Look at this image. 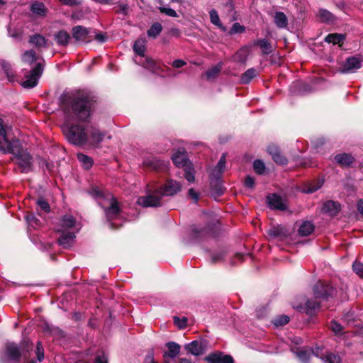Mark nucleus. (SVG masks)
Returning <instances> with one entry per match:
<instances>
[{"label": "nucleus", "instance_id": "nucleus-35", "mask_svg": "<svg viewBox=\"0 0 363 363\" xmlns=\"http://www.w3.org/2000/svg\"><path fill=\"white\" fill-rule=\"evenodd\" d=\"M319 18L321 21L325 23H333L335 21V16L329 11L321 9L319 10Z\"/></svg>", "mask_w": 363, "mask_h": 363}, {"label": "nucleus", "instance_id": "nucleus-58", "mask_svg": "<svg viewBox=\"0 0 363 363\" xmlns=\"http://www.w3.org/2000/svg\"><path fill=\"white\" fill-rule=\"evenodd\" d=\"M37 204L40 208V209H42L45 212H49L50 211V205H49V203L46 201H45L43 199H39L37 201Z\"/></svg>", "mask_w": 363, "mask_h": 363}, {"label": "nucleus", "instance_id": "nucleus-48", "mask_svg": "<svg viewBox=\"0 0 363 363\" xmlns=\"http://www.w3.org/2000/svg\"><path fill=\"white\" fill-rule=\"evenodd\" d=\"M8 34L14 39L21 40L22 38V32L15 28L9 27Z\"/></svg>", "mask_w": 363, "mask_h": 363}, {"label": "nucleus", "instance_id": "nucleus-5", "mask_svg": "<svg viewBox=\"0 0 363 363\" xmlns=\"http://www.w3.org/2000/svg\"><path fill=\"white\" fill-rule=\"evenodd\" d=\"M79 229L76 219L71 215H65L62 217L55 228L56 231L63 233L69 231L77 233Z\"/></svg>", "mask_w": 363, "mask_h": 363}, {"label": "nucleus", "instance_id": "nucleus-52", "mask_svg": "<svg viewBox=\"0 0 363 363\" xmlns=\"http://www.w3.org/2000/svg\"><path fill=\"white\" fill-rule=\"evenodd\" d=\"M174 323L178 328H184L187 325V318L184 317L182 318L174 317Z\"/></svg>", "mask_w": 363, "mask_h": 363}, {"label": "nucleus", "instance_id": "nucleus-51", "mask_svg": "<svg viewBox=\"0 0 363 363\" xmlns=\"http://www.w3.org/2000/svg\"><path fill=\"white\" fill-rule=\"evenodd\" d=\"M138 63L141 64L143 66H144L147 69H149L152 71H155V63L153 61V60H152L150 58H145V62H138Z\"/></svg>", "mask_w": 363, "mask_h": 363}, {"label": "nucleus", "instance_id": "nucleus-13", "mask_svg": "<svg viewBox=\"0 0 363 363\" xmlns=\"http://www.w3.org/2000/svg\"><path fill=\"white\" fill-rule=\"evenodd\" d=\"M19 140L16 139H13L9 140L6 136V138H2V140H0V152L4 154L7 153H14L16 152V149L19 146Z\"/></svg>", "mask_w": 363, "mask_h": 363}, {"label": "nucleus", "instance_id": "nucleus-27", "mask_svg": "<svg viewBox=\"0 0 363 363\" xmlns=\"http://www.w3.org/2000/svg\"><path fill=\"white\" fill-rule=\"evenodd\" d=\"M146 40L145 38H138L134 43L133 50L140 57H144L145 51Z\"/></svg>", "mask_w": 363, "mask_h": 363}, {"label": "nucleus", "instance_id": "nucleus-47", "mask_svg": "<svg viewBox=\"0 0 363 363\" xmlns=\"http://www.w3.org/2000/svg\"><path fill=\"white\" fill-rule=\"evenodd\" d=\"M322 184L323 182L320 181L317 182L314 184H311L308 187L303 189V191L307 194L315 192L321 187Z\"/></svg>", "mask_w": 363, "mask_h": 363}, {"label": "nucleus", "instance_id": "nucleus-53", "mask_svg": "<svg viewBox=\"0 0 363 363\" xmlns=\"http://www.w3.org/2000/svg\"><path fill=\"white\" fill-rule=\"evenodd\" d=\"M245 31V27L241 26L239 23H235L230 31V34L241 33Z\"/></svg>", "mask_w": 363, "mask_h": 363}, {"label": "nucleus", "instance_id": "nucleus-60", "mask_svg": "<svg viewBox=\"0 0 363 363\" xmlns=\"http://www.w3.org/2000/svg\"><path fill=\"white\" fill-rule=\"evenodd\" d=\"M60 1L65 5L70 6L79 5L81 4V0H60Z\"/></svg>", "mask_w": 363, "mask_h": 363}, {"label": "nucleus", "instance_id": "nucleus-20", "mask_svg": "<svg viewBox=\"0 0 363 363\" xmlns=\"http://www.w3.org/2000/svg\"><path fill=\"white\" fill-rule=\"evenodd\" d=\"M335 162L341 166L348 167L354 160L351 155L347 153L338 154L335 157Z\"/></svg>", "mask_w": 363, "mask_h": 363}, {"label": "nucleus", "instance_id": "nucleus-8", "mask_svg": "<svg viewBox=\"0 0 363 363\" xmlns=\"http://www.w3.org/2000/svg\"><path fill=\"white\" fill-rule=\"evenodd\" d=\"M362 59L359 56H351L346 59L339 71L342 74L354 73L362 67Z\"/></svg>", "mask_w": 363, "mask_h": 363}, {"label": "nucleus", "instance_id": "nucleus-6", "mask_svg": "<svg viewBox=\"0 0 363 363\" xmlns=\"http://www.w3.org/2000/svg\"><path fill=\"white\" fill-rule=\"evenodd\" d=\"M43 71V65L38 62L36 65L30 71L29 74L26 75V80L22 82L24 88H33L38 84V79Z\"/></svg>", "mask_w": 363, "mask_h": 363}, {"label": "nucleus", "instance_id": "nucleus-36", "mask_svg": "<svg viewBox=\"0 0 363 363\" xmlns=\"http://www.w3.org/2000/svg\"><path fill=\"white\" fill-rule=\"evenodd\" d=\"M257 75V72L255 68L248 69L243 73L240 77L242 84H248L253 78Z\"/></svg>", "mask_w": 363, "mask_h": 363}, {"label": "nucleus", "instance_id": "nucleus-33", "mask_svg": "<svg viewBox=\"0 0 363 363\" xmlns=\"http://www.w3.org/2000/svg\"><path fill=\"white\" fill-rule=\"evenodd\" d=\"M314 230V225L309 221L303 222L298 228V234L301 236H308Z\"/></svg>", "mask_w": 363, "mask_h": 363}, {"label": "nucleus", "instance_id": "nucleus-32", "mask_svg": "<svg viewBox=\"0 0 363 363\" xmlns=\"http://www.w3.org/2000/svg\"><path fill=\"white\" fill-rule=\"evenodd\" d=\"M105 135L97 129L91 130L90 134V143L98 146L104 140Z\"/></svg>", "mask_w": 363, "mask_h": 363}, {"label": "nucleus", "instance_id": "nucleus-11", "mask_svg": "<svg viewBox=\"0 0 363 363\" xmlns=\"http://www.w3.org/2000/svg\"><path fill=\"white\" fill-rule=\"evenodd\" d=\"M206 341L194 340L184 345L185 350L193 355L199 356L206 351Z\"/></svg>", "mask_w": 363, "mask_h": 363}, {"label": "nucleus", "instance_id": "nucleus-54", "mask_svg": "<svg viewBox=\"0 0 363 363\" xmlns=\"http://www.w3.org/2000/svg\"><path fill=\"white\" fill-rule=\"evenodd\" d=\"M159 10L160 11L161 13H165L166 15H167L169 16H171V17H177V12L172 9L166 8L164 6H160Z\"/></svg>", "mask_w": 363, "mask_h": 363}, {"label": "nucleus", "instance_id": "nucleus-43", "mask_svg": "<svg viewBox=\"0 0 363 363\" xmlns=\"http://www.w3.org/2000/svg\"><path fill=\"white\" fill-rule=\"evenodd\" d=\"M209 14H210L211 22L213 24L217 26L218 28L224 30V28L223 27V26L220 21V18H219L218 12L215 9H212L210 11Z\"/></svg>", "mask_w": 363, "mask_h": 363}, {"label": "nucleus", "instance_id": "nucleus-62", "mask_svg": "<svg viewBox=\"0 0 363 363\" xmlns=\"http://www.w3.org/2000/svg\"><path fill=\"white\" fill-rule=\"evenodd\" d=\"M267 151L272 155V157L278 152H279V150L278 149V147L274 145L269 146L267 148Z\"/></svg>", "mask_w": 363, "mask_h": 363}, {"label": "nucleus", "instance_id": "nucleus-31", "mask_svg": "<svg viewBox=\"0 0 363 363\" xmlns=\"http://www.w3.org/2000/svg\"><path fill=\"white\" fill-rule=\"evenodd\" d=\"M30 10L35 15L42 17L45 16L47 13V9L44 4L41 2H35L32 4Z\"/></svg>", "mask_w": 363, "mask_h": 363}, {"label": "nucleus", "instance_id": "nucleus-42", "mask_svg": "<svg viewBox=\"0 0 363 363\" xmlns=\"http://www.w3.org/2000/svg\"><path fill=\"white\" fill-rule=\"evenodd\" d=\"M298 357V358L303 363H308V361L311 357V353L303 350V349H297L296 352H294Z\"/></svg>", "mask_w": 363, "mask_h": 363}, {"label": "nucleus", "instance_id": "nucleus-1", "mask_svg": "<svg viewBox=\"0 0 363 363\" xmlns=\"http://www.w3.org/2000/svg\"><path fill=\"white\" fill-rule=\"evenodd\" d=\"M91 100L84 92H78L64 104L65 123L62 127L67 140L77 146H82L89 140L87 133L82 125L75 122L85 121L90 116Z\"/></svg>", "mask_w": 363, "mask_h": 363}, {"label": "nucleus", "instance_id": "nucleus-44", "mask_svg": "<svg viewBox=\"0 0 363 363\" xmlns=\"http://www.w3.org/2000/svg\"><path fill=\"white\" fill-rule=\"evenodd\" d=\"M289 322V317L286 315H281L275 318L272 323L276 326H283Z\"/></svg>", "mask_w": 363, "mask_h": 363}, {"label": "nucleus", "instance_id": "nucleus-4", "mask_svg": "<svg viewBox=\"0 0 363 363\" xmlns=\"http://www.w3.org/2000/svg\"><path fill=\"white\" fill-rule=\"evenodd\" d=\"M12 155H13L16 164L21 169L22 173H28L33 170V157L29 152L21 147V143L16 149V152Z\"/></svg>", "mask_w": 363, "mask_h": 363}, {"label": "nucleus", "instance_id": "nucleus-30", "mask_svg": "<svg viewBox=\"0 0 363 363\" xmlns=\"http://www.w3.org/2000/svg\"><path fill=\"white\" fill-rule=\"evenodd\" d=\"M70 36L65 30H60L55 35V39L59 45L65 46L68 44Z\"/></svg>", "mask_w": 363, "mask_h": 363}, {"label": "nucleus", "instance_id": "nucleus-16", "mask_svg": "<svg viewBox=\"0 0 363 363\" xmlns=\"http://www.w3.org/2000/svg\"><path fill=\"white\" fill-rule=\"evenodd\" d=\"M60 237L58 238L59 245L64 248L69 247L74 242L75 231H69L67 233H61Z\"/></svg>", "mask_w": 363, "mask_h": 363}, {"label": "nucleus", "instance_id": "nucleus-41", "mask_svg": "<svg viewBox=\"0 0 363 363\" xmlns=\"http://www.w3.org/2000/svg\"><path fill=\"white\" fill-rule=\"evenodd\" d=\"M162 30V25L160 23H155L147 30V35L149 37L155 38L161 33Z\"/></svg>", "mask_w": 363, "mask_h": 363}, {"label": "nucleus", "instance_id": "nucleus-34", "mask_svg": "<svg viewBox=\"0 0 363 363\" xmlns=\"http://www.w3.org/2000/svg\"><path fill=\"white\" fill-rule=\"evenodd\" d=\"M223 67V63L220 62L216 65L213 66L211 69H209L206 73L205 75L208 80L214 79L217 77L218 74L220 73Z\"/></svg>", "mask_w": 363, "mask_h": 363}, {"label": "nucleus", "instance_id": "nucleus-56", "mask_svg": "<svg viewBox=\"0 0 363 363\" xmlns=\"http://www.w3.org/2000/svg\"><path fill=\"white\" fill-rule=\"evenodd\" d=\"M273 160L279 164H286L287 160L281 154V152H278L272 157Z\"/></svg>", "mask_w": 363, "mask_h": 363}, {"label": "nucleus", "instance_id": "nucleus-25", "mask_svg": "<svg viewBox=\"0 0 363 363\" xmlns=\"http://www.w3.org/2000/svg\"><path fill=\"white\" fill-rule=\"evenodd\" d=\"M255 45H257L262 50V52L264 55H267L272 52L273 47L272 44L266 39H260L255 42Z\"/></svg>", "mask_w": 363, "mask_h": 363}, {"label": "nucleus", "instance_id": "nucleus-49", "mask_svg": "<svg viewBox=\"0 0 363 363\" xmlns=\"http://www.w3.org/2000/svg\"><path fill=\"white\" fill-rule=\"evenodd\" d=\"M35 354L38 362H42L44 359V348L40 342L37 343Z\"/></svg>", "mask_w": 363, "mask_h": 363}, {"label": "nucleus", "instance_id": "nucleus-23", "mask_svg": "<svg viewBox=\"0 0 363 363\" xmlns=\"http://www.w3.org/2000/svg\"><path fill=\"white\" fill-rule=\"evenodd\" d=\"M268 235L270 238H284L287 235V232L285 229V228L281 226V225H277V226H272L269 230H268Z\"/></svg>", "mask_w": 363, "mask_h": 363}, {"label": "nucleus", "instance_id": "nucleus-10", "mask_svg": "<svg viewBox=\"0 0 363 363\" xmlns=\"http://www.w3.org/2000/svg\"><path fill=\"white\" fill-rule=\"evenodd\" d=\"M143 164L156 171H165L169 166V162L162 160L154 156H149L144 159Z\"/></svg>", "mask_w": 363, "mask_h": 363}, {"label": "nucleus", "instance_id": "nucleus-57", "mask_svg": "<svg viewBox=\"0 0 363 363\" xmlns=\"http://www.w3.org/2000/svg\"><path fill=\"white\" fill-rule=\"evenodd\" d=\"M225 253L223 251H220L216 253H214L211 256V262L213 263H216L220 262L224 257Z\"/></svg>", "mask_w": 363, "mask_h": 363}, {"label": "nucleus", "instance_id": "nucleus-29", "mask_svg": "<svg viewBox=\"0 0 363 363\" xmlns=\"http://www.w3.org/2000/svg\"><path fill=\"white\" fill-rule=\"evenodd\" d=\"M225 166V155L223 154L222 157L220 158L219 162L216 167L213 169V172L211 174V177H214L216 178H219Z\"/></svg>", "mask_w": 363, "mask_h": 363}, {"label": "nucleus", "instance_id": "nucleus-19", "mask_svg": "<svg viewBox=\"0 0 363 363\" xmlns=\"http://www.w3.org/2000/svg\"><path fill=\"white\" fill-rule=\"evenodd\" d=\"M166 345L168 348V352H165L164 354V359H167V357L174 358L179 354L181 347L179 344L174 342H169Z\"/></svg>", "mask_w": 363, "mask_h": 363}, {"label": "nucleus", "instance_id": "nucleus-46", "mask_svg": "<svg viewBox=\"0 0 363 363\" xmlns=\"http://www.w3.org/2000/svg\"><path fill=\"white\" fill-rule=\"evenodd\" d=\"M253 168L256 173L262 174L265 170V165L262 160H257L253 163Z\"/></svg>", "mask_w": 363, "mask_h": 363}, {"label": "nucleus", "instance_id": "nucleus-3", "mask_svg": "<svg viewBox=\"0 0 363 363\" xmlns=\"http://www.w3.org/2000/svg\"><path fill=\"white\" fill-rule=\"evenodd\" d=\"M89 193L104 209L108 220H112L118 217L120 208L117 200L111 194L105 195L97 187L92 188Z\"/></svg>", "mask_w": 363, "mask_h": 363}, {"label": "nucleus", "instance_id": "nucleus-37", "mask_svg": "<svg viewBox=\"0 0 363 363\" xmlns=\"http://www.w3.org/2000/svg\"><path fill=\"white\" fill-rule=\"evenodd\" d=\"M38 58V57L33 50H27L22 55V60L29 65L36 62Z\"/></svg>", "mask_w": 363, "mask_h": 363}, {"label": "nucleus", "instance_id": "nucleus-45", "mask_svg": "<svg viewBox=\"0 0 363 363\" xmlns=\"http://www.w3.org/2000/svg\"><path fill=\"white\" fill-rule=\"evenodd\" d=\"M184 177L189 182H194L195 180L194 172L193 168L190 165H187L184 169Z\"/></svg>", "mask_w": 363, "mask_h": 363}, {"label": "nucleus", "instance_id": "nucleus-55", "mask_svg": "<svg viewBox=\"0 0 363 363\" xmlns=\"http://www.w3.org/2000/svg\"><path fill=\"white\" fill-rule=\"evenodd\" d=\"M330 329L335 333L340 334L342 331V325L335 320H333L330 323Z\"/></svg>", "mask_w": 363, "mask_h": 363}, {"label": "nucleus", "instance_id": "nucleus-63", "mask_svg": "<svg viewBox=\"0 0 363 363\" xmlns=\"http://www.w3.org/2000/svg\"><path fill=\"white\" fill-rule=\"evenodd\" d=\"M189 194L191 199L196 203L199 200V194L194 191V189H190L189 190Z\"/></svg>", "mask_w": 363, "mask_h": 363}, {"label": "nucleus", "instance_id": "nucleus-40", "mask_svg": "<svg viewBox=\"0 0 363 363\" xmlns=\"http://www.w3.org/2000/svg\"><path fill=\"white\" fill-rule=\"evenodd\" d=\"M77 159L85 169H89L93 164L92 159L82 153L77 154Z\"/></svg>", "mask_w": 363, "mask_h": 363}, {"label": "nucleus", "instance_id": "nucleus-21", "mask_svg": "<svg viewBox=\"0 0 363 363\" xmlns=\"http://www.w3.org/2000/svg\"><path fill=\"white\" fill-rule=\"evenodd\" d=\"M172 160L174 164L177 167H186L188 160L186 159V156L185 152L178 151L174 155H172Z\"/></svg>", "mask_w": 363, "mask_h": 363}, {"label": "nucleus", "instance_id": "nucleus-2", "mask_svg": "<svg viewBox=\"0 0 363 363\" xmlns=\"http://www.w3.org/2000/svg\"><path fill=\"white\" fill-rule=\"evenodd\" d=\"M181 185L174 180L167 181L156 194L140 196L137 203L143 207H157L161 206V196H173L180 191Z\"/></svg>", "mask_w": 363, "mask_h": 363}, {"label": "nucleus", "instance_id": "nucleus-18", "mask_svg": "<svg viewBox=\"0 0 363 363\" xmlns=\"http://www.w3.org/2000/svg\"><path fill=\"white\" fill-rule=\"evenodd\" d=\"M88 34V30L83 26H77L72 28L73 38L77 41H86Z\"/></svg>", "mask_w": 363, "mask_h": 363}, {"label": "nucleus", "instance_id": "nucleus-9", "mask_svg": "<svg viewBox=\"0 0 363 363\" xmlns=\"http://www.w3.org/2000/svg\"><path fill=\"white\" fill-rule=\"evenodd\" d=\"M335 289L323 281H318L313 287L315 298H325L334 295Z\"/></svg>", "mask_w": 363, "mask_h": 363}, {"label": "nucleus", "instance_id": "nucleus-61", "mask_svg": "<svg viewBox=\"0 0 363 363\" xmlns=\"http://www.w3.org/2000/svg\"><path fill=\"white\" fill-rule=\"evenodd\" d=\"M118 9L117 10L118 13H121L123 14H125L127 13L128 6L127 4L121 3L118 5Z\"/></svg>", "mask_w": 363, "mask_h": 363}, {"label": "nucleus", "instance_id": "nucleus-24", "mask_svg": "<svg viewBox=\"0 0 363 363\" xmlns=\"http://www.w3.org/2000/svg\"><path fill=\"white\" fill-rule=\"evenodd\" d=\"M320 303L316 300H308L304 306L301 308L303 312L308 315L313 314L318 309Z\"/></svg>", "mask_w": 363, "mask_h": 363}, {"label": "nucleus", "instance_id": "nucleus-14", "mask_svg": "<svg viewBox=\"0 0 363 363\" xmlns=\"http://www.w3.org/2000/svg\"><path fill=\"white\" fill-rule=\"evenodd\" d=\"M205 359L209 363H234L232 356L222 352L210 354Z\"/></svg>", "mask_w": 363, "mask_h": 363}, {"label": "nucleus", "instance_id": "nucleus-12", "mask_svg": "<svg viewBox=\"0 0 363 363\" xmlns=\"http://www.w3.org/2000/svg\"><path fill=\"white\" fill-rule=\"evenodd\" d=\"M269 206L272 209L284 211L287 208L286 201L278 194H269L267 197Z\"/></svg>", "mask_w": 363, "mask_h": 363}, {"label": "nucleus", "instance_id": "nucleus-59", "mask_svg": "<svg viewBox=\"0 0 363 363\" xmlns=\"http://www.w3.org/2000/svg\"><path fill=\"white\" fill-rule=\"evenodd\" d=\"M245 186L247 188L253 189L255 186V179L252 177L247 176L245 180Z\"/></svg>", "mask_w": 363, "mask_h": 363}, {"label": "nucleus", "instance_id": "nucleus-7", "mask_svg": "<svg viewBox=\"0 0 363 363\" xmlns=\"http://www.w3.org/2000/svg\"><path fill=\"white\" fill-rule=\"evenodd\" d=\"M28 342H23L21 343V347H19L13 342L7 343L5 352L6 357L11 360L18 361L23 353L25 347H27V350H28Z\"/></svg>", "mask_w": 363, "mask_h": 363}, {"label": "nucleus", "instance_id": "nucleus-38", "mask_svg": "<svg viewBox=\"0 0 363 363\" xmlns=\"http://www.w3.org/2000/svg\"><path fill=\"white\" fill-rule=\"evenodd\" d=\"M320 358L324 363H340L341 362L340 356L332 352H328Z\"/></svg>", "mask_w": 363, "mask_h": 363}, {"label": "nucleus", "instance_id": "nucleus-22", "mask_svg": "<svg viewBox=\"0 0 363 363\" xmlns=\"http://www.w3.org/2000/svg\"><path fill=\"white\" fill-rule=\"evenodd\" d=\"M345 40V35L339 33L328 34L325 38V42L333 43V45H338L339 46H341Z\"/></svg>", "mask_w": 363, "mask_h": 363}, {"label": "nucleus", "instance_id": "nucleus-39", "mask_svg": "<svg viewBox=\"0 0 363 363\" xmlns=\"http://www.w3.org/2000/svg\"><path fill=\"white\" fill-rule=\"evenodd\" d=\"M1 67L4 70V72L6 74L8 79L10 82H13L15 77V72L13 71L12 67L10 65V63L3 61L1 62Z\"/></svg>", "mask_w": 363, "mask_h": 363}, {"label": "nucleus", "instance_id": "nucleus-64", "mask_svg": "<svg viewBox=\"0 0 363 363\" xmlns=\"http://www.w3.org/2000/svg\"><path fill=\"white\" fill-rule=\"evenodd\" d=\"M94 363H108L107 359L104 355L97 356Z\"/></svg>", "mask_w": 363, "mask_h": 363}, {"label": "nucleus", "instance_id": "nucleus-26", "mask_svg": "<svg viewBox=\"0 0 363 363\" xmlns=\"http://www.w3.org/2000/svg\"><path fill=\"white\" fill-rule=\"evenodd\" d=\"M274 22L279 28H285L288 25V19L283 12H276L274 16Z\"/></svg>", "mask_w": 363, "mask_h": 363}, {"label": "nucleus", "instance_id": "nucleus-17", "mask_svg": "<svg viewBox=\"0 0 363 363\" xmlns=\"http://www.w3.org/2000/svg\"><path fill=\"white\" fill-rule=\"evenodd\" d=\"M322 211L331 216H334L340 211V205L333 201H327L323 203Z\"/></svg>", "mask_w": 363, "mask_h": 363}, {"label": "nucleus", "instance_id": "nucleus-28", "mask_svg": "<svg viewBox=\"0 0 363 363\" xmlns=\"http://www.w3.org/2000/svg\"><path fill=\"white\" fill-rule=\"evenodd\" d=\"M250 50L248 48H242L239 50L233 57V60L237 62L245 63L247 60Z\"/></svg>", "mask_w": 363, "mask_h": 363}, {"label": "nucleus", "instance_id": "nucleus-50", "mask_svg": "<svg viewBox=\"0 0 363 363\" xmlns=\"http://www.w3.org/2000/svg\"><path fill=\"white\" fill-rule=\"evenodd\" d=\"M354 272L360 277L363 278V264L359 262H354L352 264Z\"/></svg>", "mask_w": 363, "mask_h": 363}, {"label": "nucleus", "instance_id": "nucleus-15", "mask_svg": "<svg viewBox=\"0 0 363 363\" xmlns=\"http://www.w3.org/2000/svg\"><path fill=\"white\" fill-rule=\"evenodd\" d=\"M28 42L38 50L48 48V40L38 33L30 35Z\"/></svg>", "mask_w": 363, "mask_h": 363}]
</instances>
